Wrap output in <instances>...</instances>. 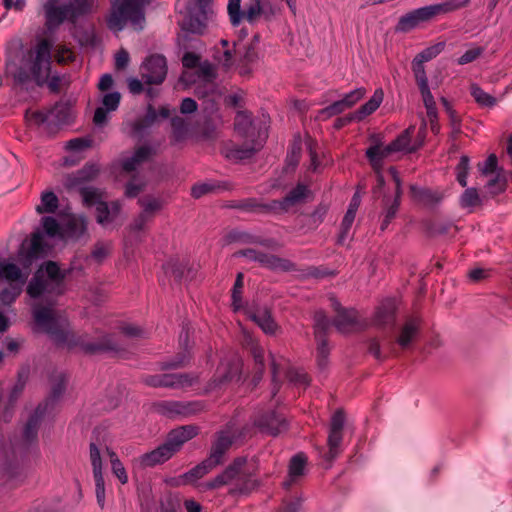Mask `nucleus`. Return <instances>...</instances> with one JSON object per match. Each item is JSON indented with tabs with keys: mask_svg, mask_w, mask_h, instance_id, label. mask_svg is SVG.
<instances>
[{
	"mask_svg": "<svg viewBox=\"0 0 512 512\" xmlns=\"http://www.w3.org/2000/svg\"><path fill=\"white\" fill-rule=\"evenodd\" d=\"M197 380L198 377L191 373L146 375L142 378V382L149 387L170 389L191 387Z\"/></svg>",
	"mask_w": 512,
	"mask_h": 512,
	"instance_id": "13",
	"label": "nucleus"
},
{
	"mask_svg": "<svg viewBox=\"0 0 512 512\" xmlns=\"http://www.w3.org/2000/svg\"><path fill=\"white\" fill-rule=\"evenodd\" d=\"M409 191L414 201L430 208L438 205L444 198V194L438 190H433L427 187H419L414 184L410 185Z\"/></svg>",
	"mask_w": 512,
	"mask_h": 512,
	"instance_id": "24",
	"label": "nucleus"
},
{
	"mask_svg": "<svg viewBox=\"0 0 512 512\" xmlns=\"http://www.w3.org/2000/svg\"><path fill=\"white\" fill-rule=\"evenodd\" d=\"M187 262L180 261L179 259H170L163 264V269L166 273H171L177 282H181L185 277Z\"/></svg>",
	"mask_w": 512,
	"mask_h": 512,
	"instance_id": "53",
	"label": "nucleus"
},
{
	"mask_svg": "<svg viewBox=\"0 0 512 512\" xmlns=\"http://www.w3.org/2000/svg\"><path fill=\"white\" fill-rule=\"evenodd\" d=\"M22 278L21 269L14 263L0 261V280H18Z\"/></svg>",
	"mask_w": 512,
	"mask_h": 512,
	"instance_id": "56",
	"label": "nucleus"
},
{
	"mask_svg": "<svg viewBox=\"0 0 512 512\" xmlns=\"http://www.w3.org/2000/svg\"><path fill=\"white\" fill-rule=\"evenodd\" d=\"M262 146L258 142H250L242 147H234L227 154L228 158L243 160L252 157Z\"/></svg>",
	"mask_w": 512,
	"mask_h": 512,
	"instance_id": "49",
	"label": "nucleus"
},
{
	"mask_svg": "<svg viewBox=\"0 0 512 512\" xmlns=\"http://www.w3.org/2000/svg\"><path fill=\"white\" fill-rule=\"evenodd\" d=\"M49 246L40 230L31 234L30 240H25L20 245L17 253V260L24 269H29L34 261L44 258L47 255Z\"/></svg>",
	"mask_w": 512,
	"mask_h": 512,
	"instance_id": "11",
	"label": "nucleus"
},
{
	"mask_svg": "<svg viewBox=\"0 0 512 512\" xmlns=\"http://www.w3.org/2000/svg\"><path fill=\"white\" fill-rule=\"evenodd\" d=\"M51 49L52 44L47 39L40 40L34 50L28 52L31 60L29 70L35 83L42 87L51 74Z\"/></svg>",
	"mask_w": 512,
	"mask_h": 512,
	"instance_id": "8",
	"label": "nucleus"
},
{
	"mask_svg": "<svg viewBox=\"0 0 512 512\" xmlns=\"http://www.w3.org/2000/svg\"><path fill=\"white\" fill-rule=\"evenodd\" d=\"M109 456L113 474L118 478L121 484H126L128 482V476L122 462L114 451H109Z\"/></svg>",
	"mask_w": 512,
	"mask_h": 512,
	"instance_id": "59",
	"label": "nucleus"
},
{
	"mask_svg": "<svg viewBox=\"0 0 512 512\" xmlns=\"http://www.w3.org/2000/svg\"><path fill=\"white\" fill-rule=\"evenodd\" d=\"M86 230L87 223L83 217H72L63 228V236L66 235L69 238L79 239L86 233Z\"/></svg>",
	"mask_w": 512,
	"mask_h": 512,
	"instance_id": "41",
	"label": "nucleus"
},
{
	"mask_svg": "<svg viewBox=\"0 0 512 512\" xmlns=\"http://www.w3.org/2000/svg\"><path fill=\"white\" fill-rule=\"evenodd\" d=\"M157 111L153 105L149 104L146 114L143 117L136 119L132 124V129L135 134H140L146 129L150 128L157 120Z\"/></svg>",
	"mask_w": 512,
	"mask_h": 512,
	"instance_id": "42",
	"label": "nucleus"
},
{
	"mask_svg": "<svg viewBox=\"0 0 512 512\" xmlns=\"http://www.w3.org/2000/svg\"><path fill=\"white\" fill-rule=\"evenodd\" d=\"M309 194L310 190L308 186L303 183H298L282 199L272 200L269 202V207L265 208L271 210V213L288 212L291 207L305 203Z\"/></svg>",
	"mask_w": 512,
	"mask_h": 512,
	"instance_id": "18",
	"label": "nucleus"
},
{
	"mask_svg": "<svg viewBox=\"0 0 512 512\" xmlns=\"http://www.w3.org/2000/svg\"><path fill=\"white\" fill-rule=\"evenodd\" d=\"M66 378L63 374L59 375L57 381L52 385L51 392L43 405H46V409L49 405L56 402L64 393L66 389Z\"/></svg>",
	"mask_w": 512,
	"mask_h": 512,
	"instance_id": "57",
	"label": "nucleus"
},
{
	"mask_svg": "<svg viewBox=\"0 0 512 512\" xmlns=\"http://www.w3.org/2000/svg\"><path fill=\"white\" fill-rule=\"evenodd\" d=\"M329 211V205L327 203H319L313 212L309 215V223L314 228H317L325 219Z\"/></svg>",
	"mask_w": 512,
	"mask_h": 512,
	"instance_id": "63",
	"label": "nucleus"
},
{
	"mask_svg": "<svg viewBox=\"0 0 512 512\" xmlns=\"http://www.w3.org/2000/svg\"><path fill=\"white\" fill-rule=\"evenodd\" d=\"M254 426L260 432L276 437L289 428L286 417L275 410H268L259 413L254 419Z\"/></svg>",
	"mask_w": 512,
	"mask_h": 512,
	"instance_id": "15",
	"label": "nucleus"
},
{
	"mask_svg": "<svg viewBox=\"0 0 512 512\" xmlns=\"http://www.w3.org/2000/svg\"><path fill=\"white\" fill-rule=\"evenodd\" d=\"M343 441V432L329 430L327 445V459L333 460L341 453V444Z\"/></svg>",
	"mask_w": 512,
	"mask_h": 512,
	"instance_id": "47",
	"label": "nucleus"
},
{
	"mask_svg": "<svg viewBox=\"0 0 512 512\" xmlns=\"http://www.w3.org/2000/svg\"><path fill=\"white\" fill-rule=\"evenodd\" d=\"M357 324L358 312L354 308L341 310V312L338 313L331 322V325H333L337 331L342 334L352 332Z\"/></svg>",
	"mask_w": 512,
	"mask_h": 512,
	"instance_id": "30",
	"label": "nucleus"
},
{
	"mask_svg": "<svg viewBox=\"0 0 512 512\" xmlns=\"http://www.w3.org/2000/svg\"><path fill=\"white\" fill-rule=\"evenodd\" d=\"M199 434L197 425L179 426L168 432L164 443L139 457L142 467H154L170 460L182 446Z\"/></svg>",
	"mask_w": 512,
	"mask_h": 512,
	"instance_id": "4",
	"label": "nucleus"
},
{
	"mask_svg": "<svg viewBox=\"0 0 512 512\" xmlns=\"http://www.w3.org/2000/svg\"><path fill=\"white\" fill-rule=\"evenodd\" d=\"M414 129V126H409L392 141V144L394 145L397 152L407 151L409 153H414L420 147H422L423 140H421L417 145L410 146L411 136L414 132Z\"/></svg>",
	"mask_w": 512,
	"mask_h": 512,
	"instance_id": "38",
	"label": "nucleus"
},
{
	"mask_svg": "<svg viewBox=\"0 0 512 512\" xmlns=\"http://www.w3.org/2000/svg\"><path fill=\"white\" fill-rule=\"evenodd\" d=\"M233 444V438L227 431H219L216 433L215 441L212 443L211 450L207 459H209L216 467L223 463L226 452Z\"/></svg>",
	"mask_w": 512,
	"mask_h": 512,
	"instance_id": "23",
	"label": "nucleus"
},
{
	"mask_svg": "<svg viewBox=\"0 0 512 512\" xmlns=\"http://www.w3.org/2000/svg\"><path fill=\"white\" fill-rule=\"evenodd\" d=\"M138 204L142 207V214H145L150 220L153 218L154 213L160 211L163 203L160 199L154 197H142L138 199Z\"/></svg>",
	"mask_w": 512,
	"mask_h": 512,
	"instance_id": "52",
	"label": "nucleus"
},
{
	"mask_svg": "<svg viewBox=\"0 0 512 512\" xmlns=\"http://www.w3.org/2000/svg\"><path fill=\"white\" fill-rule=\"evenodd\" d=\"M462 208L472 209L482 204V200L476 188H467L459 199Z\"/></svg>",
	"mask_w": 512,
	"mask_h": 512,
	"instance_id": "55",
	"label": "nucleus"
},
{
	"mask_svg": "<svg viewBox=\"0 0 512 512\" xmlns=\"http://www.w3.org/2000/svg\"><path fill=\"white\" fill-rule=\"evenodd\" d=\"M213 0H196V5L190 10L185 29L191 33L202 34L207 21L213 14Z\"/></svg>",
	"mask_w": 512,
	"mask_h": 512,
	"instance_id": "17",
	"label": "nucleus"
},
{
	"mask_svg": "<svg viewBox=\"0 0 512 512\" xmlns=\"http://www.w3.org/2000/svg\"><path fill=\"white\" fill-rule=\"evenodd\" d=\"M22 278L18 280H7L9 285L0 291V303L10 305L20 296L23 286L27 282L29 272L21 270Z\"/></svg>",
	"mask_w": 512,
	"mask_h": 512,
	"instance_id": "31",
	"label": "nucleus"
},
{
	"mask_svg": "<svg viewBox=\"0 0 512 512\" xmlns=\"http://www.w3.org/2000/svg\"><path fill=\"white\" fill-rule=\"evenodd\" d=\"M249 318L266 334L274 335L278 329V325L273 319L271 311L266 307L249 312Z\"/></svg>",
	"mask_w": 512,
	"mask_h": 512,
	"instance_id": "33",
	"label": "nucleus"
},
{
	"mask_svg": "<svg viewBox=\"0 0 512 512\" xmlns=\"http://www.w3.org/2000/svg\"><path fill=\"white\" fill-rule=\"evenodd\" d=\"M469 157L466 155H462L460 157L459 163L456 166V175L457 181L462 187L467 186V176L469 173Z\"/></svg>",
	"mask_w": 512,
	"mask_h": 512,
	"instance_id": "64",
	"label": "nucleus"
},
{
	"mask_svg": "<svg viewBox=\"0 0 512 512\" xmlns=\"http://www.w3.org/2000/svg\"><path fill=\"white\" fill-rule=\"evenodd\" d=\"M397 306L393 298L383 300L376 308L373 324L378 328L393 326L396 321Z\"/></svg>",
	"mask_w": 512,
	"mask_h": 512,
	"instance_id": "22",
	"label": "nucleus"
},
{
	"mask_svg": "<svg viewBox=\"0 0 512 512\" xmlns=\"http://www.w3.org/2000/svg\"><path fill=\"white\" fill-rule=\"evenodd\" d=\"M42 225L45 234L50 237H62L63 228L60 226L58 221L52 216H45L42 218Z\"/></svg>",
	"mask_w": 512,
	"mask_h": 512,
	"instance_id": "60",
	"label": "nucleus"
},
{
	"mask_svg": "<svg viewBox=\"0 0 512 512\" xmlns=\"http://www.w3.org/2000/svg\"><path fill=\"white\" fill-rule=\"evenodd\" d=\"M172 127V143H179L183 141L188 134V124L186 120L179 116L171 118Z\"/></svg>",
	"mask_w": 512,
	"mask_h": 512,
	"instance_id": "48",
	"label": "nucleus"
},
{
	"mask_svg": "<svg viewBox=\"0 0 512 512\" xmlns=\"http://www.w3.org/2000/svg\"><path fill=\"white\" fill-rule=\"evenodd\" d=\"M244 287V274L237 273L236 279L231 290L232 307L234 311H238L242 307V293Z\"/></svg>",
	"mask_w": 512,
	"mask_h": 512,
	"instance_id": "54",
	"label": "nucleus"
},
{
	"mask_svg": "<svg viewBox=\"0 0 512 512\" xmlns=\"http://www.w3.org/2000/svg\"><path fill=\"white\" fill-rule=\"evenodd\" d=\"M251 113L238 111L234 121L235 131L248 142H258L259 146L268 138V119L264 117L259 123L252 120Z\"/></svg>",
	"mask_w": 512,
	"mask_h": 512,
	"instance_id": "9",
	"label": "nucleus"
},
{
	"mask_svg": "<svg viewBox=\"0 0 512 512\" xmlns=\"http://www.w3.org/2000/svg\"><path fill=\"white\" fill-rule=\"evenodd\" d=\"M367 351L371 354L378 362L386 361L389 356L398 357L399 351L393 343L389 345V352L383 353L381 350V344L378 338H370L367 340Z\"/></svg>",
	"mask_w": 512,
	"mask_h": 512,
	"instance_id": "39",
	"label": "nucleus"
},
{
	"mask_svg": "<svg viewBox=\"0 0 512 512\" xmlns=\"http://www.w3.org/2000/svg\"><path fill=\"white\" fill-rule=\"evenodd\" d=\"M96 0H72L67 4L69 11V22L76 23V21L85 15L92 12Z\"/></svg>",
	"mask_w": 512,
	"mask_h": 512,
	"instance_id": "36",
	"label": "nucleus"
},
{
	"mask_svg": "<svg viewBox=\"0 0 512 512\" xmlns=\"http://www.w3.org/2000/svg\"><path fill=\"white\" fill-rule=\"evenodd\" d=\"M469 4V0L462 2L445 1L415 9L399 18L395 31L407 33L416 28L421 22L429 21L440 14H447L467 7Z\"/></svg>",
	"mask_w": 512,
	"mask_h": 512,
	"instance_id": "6",
	"label": "nucleus"
},
{
	"mask_svg": "<svg viewBox=\"0 0 512 512\" xmlns=\"http://www.w3.org/2000/svg\"><path fill=\"white\" fill-rule=\"evenodd\" d=\"M2 477L5 478L7 484L12 488L21 485L24 482L25 475L22 468L16 462L9 461L5 463L1 469Z\"/></svg>",
	"mask_w": 512,
	"mask_h": 512,
	"instance_id": "35",
	"label": "nucleus"
},
{
	"mask_svg": "<svg viewBox=\"0 0 512 512\" xmlns=\"http://www.w3.org/2000/svg\"><path fill=\"white\" fill-rule=\"evenodd\" d=\"M154 407L159 414L168 418L190 417L205 411L206 403L201 400H161L156 402Z\"/></svg>",
	"mask_w": 512,
	"mask_h": 512,
	"instance_id": "12",
	"label": "nucleus"
},
{
	"mask_svg": "<svg viewBox=\"0 0 512 512\" xmlns=\"http://www.w3.org/2000/svg\"><path fill=\"white\" fill-rule=\"evenodd\" d=\"M227 207L246 212L271 213V210L264 208L269 207V203H261L256 198L233 200L227 204Z\"/></svg>",
	"mask_w": 512,
	"mask_h": 512,
	"instance_id": "37",
	"label": "nucleus"
},
{
	"mask_svg": "<svg viewBox=\"0 0 512 512\" xmlns=\"http://www.w3.org/2000/svg\"><path fill=\"white\" fill-rule=\"evenodd\" d=\"M218 188L228 189V183L214 184V183H197L191 188V195L195 199H199L202 196L215 191Z\"/></svg>",
	"mask_w": 512,
	"mask_h": 512,
	"instance_id": "58",
	"label": "nucleus"
},
{
	"mask_svg": "<svg viewBox=\"0 0 512 512\" xmlns=\"http://www.w3.org/2000/svg\"><path fill=\"white\" fill-rule=\"evenodd\" d=\"M241 4L242 0L228 1L227 9L233 26H238L244 19L253 24L261 15L269 19V15L274 14L268 0H249L244 9L241 8Z\"/></svg>",
	"mask_w": 512,
	"mask_h": 512,
	"instance_id": "7",
	"label": "nucleus"
},
{
	"mask_svg": "<svg viewBox=\"0 0 512 512\" xmlns=\"http://www.w3.org/2000/svg\"><path fill=\"white\" fill-rule=\"evenodd\" d=\"M307 460V456L303 452H299L291 457L288 465V478L283 482L285 489H290L298 478L305 475Z\"/></svg>",
	"mask_w": 512,
	"mask_h": 512,
	"instance_id": "27",
	"label": "nucleus"
},
{
	"mask_svg": "<svg viewBox=\"0 0 512 512\" xmlns=\"http://www.w3.org/2000/svg\"><path fill=\"white\" fill-rule=\"evenodd\" d=\"M142 80L148 85H159L167 75V61L161 54L148 56L142 64Z\"/></svg>",
	"mask_w": 512,
	"mask_h": 512,
	"instance_id": "16",
	"label": "nucleus"
},
{
	"mask_svg": "<svg viewBox=\"0 0 512 512\" xmlns=\"http://www.w3.org/2000/svg\"><path fill=\"white\" fill-rule=\"evenodd\" d=\"M248 350L254 360L253 381L259 382L262 379L265 371L264 349L257 342L251 341L248 344Z\"/></svg>",
	"mask_w": 512,
	"mask_h": 512,
	"instance_id": "34",
	"label": "nucleus"
},
{
	"mask_svg": "<svg viewBox=\"0 0 512 512\" xmlns=\"http://www.w3.org/2000/svg\"><path fill=\"white\" fill-rule=\"evenodd\" d=\"M366 92L367 91L364 87L356 88L345 94L344 97L340 99V102L347 110L359 102L366 95Z\"/></svg>",
	"mask_w": 512,
	"mask_h": 512,
	"instance_id": "61",
	"label": "nucleus"
},
{
	"mask_svg": "<svg viewBox=\"0 0 512 512\" xmlns=\"http://www.w3.org/2000/svg\"><path fill=\"white\" fill-rule=\"evenodd\" d=\"M470 94L474 100L482 107H493L496 104V98L486 93L479 85L473 83L470 86Z\"/></svg>",
	"mask_w": 512,
	"mask_h": 512,
	"instance_id": "51",
	"label": "nucleus"
},
{
	"mask_svg": "<svg viewBox=\"0 0 512 512\" xmlns=\"http://www.w3.org/2000/svg\"><path fill=\"white\" fill-rule=\"evenodd\" d=\"M149 0H113L106 22L110 30L122 31L128 23L142 29Z\"/></svg>",
	"mask_w": 512,
	"mask_h": 512,
	"instance_id": "5",
	"label": "nucleus"
},
{
	"mask_svg": "<svg viewBox=\"0 0 512 512\" xmlns=\"http://www.w3.org/2000/svg\"><path fill=\"white\" fill-rule=\"evenodd\" d=\"M384 202V218L381 222L380 229L381 231H384L388 228L391 221L396 217V214L399 210L400 204L397 202V200H391L390 197L384 196L383 198Z\"/></svg>",
	"mask_w": 512,
	"mask_h": 512,
	"instance_id": "46",
	"label": "nucleus"
},
{
	"mask_svg": "<svg viewBox=\"0 0 512 512\" xmlns=\"http://www.w3.org/2000/svg\"><path fill=\"white\" fill-rule=\"evenodd\" d=\"M237 57V65L239 67V74L249 75L251 73L250 65L255 63L258 59V52L253 43H249L243 47V51L238 49L235 51Z\"/></svg>",
	"mask_w": 512,
	"mask_h": 512,
	"instance_id": "32",
	"label": "nucleus"
},
{
	"mask_svg": "<svg viewBox=\"0 0 512 512\" xmlns=\"http://www.w3.org/2000/svg\"><path fill=\"white\" fill-rule=\"evenodd\" d=\"M397 152L392 142H390L385 147H381L380 144L370 146L366 152L365 156L368 159L371 167L375 172L382 169L383 160L390 156L392 153Z\"/></svg>",
	"mask_w": 512,
	"mask_h": 512,
	"instance_id": "29",
	"label": "nucleus"
},
{
	"mask_svg": "<svg viewBox=\"0 0 512 512\" xmlns=\"http://www.w3.org/2000/svg\"><path fill=\"white\" fill-rule=\"evenodd\" d=\"M216 466L209 460L204 459L201 463L197 464L193 468H191L189 471L184 473L181 478L183 481L187 484H192L196 482L197 480L203 478L206 474H208L212 469H214Z\"/></svg>",
	"mask_w": 512,
	"mask_h": 512,
	"instance_id": "40",
	"label": "nucleus"
},
{
	"mask_svg": "<svg viewBox=\"0 0 512 512\" xmlns=\"http://www.w3.org/2000/svg\"><path fill=\"white\" fill-rule=\"evenodd\" d=\"M256 262L271 271L290 272L296 270V265L292 261L263 251H260Z\"/></svg>",
	"mask_w": 512,
	"mask_h": 512,
	"instance_id": "25",
	"label": "nucleus"
},
{
	"mask_svg": "<svg viewBox=\"0 0 512 512\" xmlns=\"http://www.w3.org/2000/svg\"><path fill=\"white\" fill-rule=\"evenodd\" d=\"M227 243L255 244L267 249L276 250L279 247L274 238H264L247 231L232 229L225 236Z\"/></svg>",
	"mask_w": 512,
	"mask_h": 512,
	"instance_id": "21",
	"label": "nucleus"
},
{
	"mask_svg": "<svg viewBox=\"0 0 512 512\" xmlns=\"http://www.w3.org/2000/svg\"><path fill=\"white\" fill-rule=\"evenodd\" d=\"M346 109L341 104L340 100L333 102L332 104L320 109L317 114V119L327 120L333 116H337L344 112Z\"/></svg>",
	"mask_w": 512,
	"mask_h": 512,
	"instance_id": "62",
	"label": "nucleus"
},
{
	"mask_svg": "<svg viewBox=\"0 0 512 512\" xmlns=\"http://www.w3.org/2000/svg\"><path fill=\"white\" fill-rule=\"evenodd\" d=\"M55 300L47 305L35 303L32 306L33 333H45L57 345L67 344L69 349L79 347L87 355L118 352L121 346L114 334H105L98 341L88 340V335H69L60 325L57 312L53 308Z\"/></svg>",
	"mask_w": 512,
	"mask_h": 512,
	"instance_id": "1",
	"label": "nucleus"
},
{
	"mask_svg": "<svg viewBox=\"0 0 512 512\" xmlns=\"http://www.w3.org/2000/svg\"><path fill=\"white\" fill-rule=\"evenodd\" d=\"M45 8L47 20L49 22L61 24L65 20L69 21V11L67 8V4L62 6H55L54 3H48L46 4Z\"/></svg>",
	"mask_w": 512,
	"mask_h": 512,
	"instance_id": "43",
	"label": "nucleus"
},
{
	"mask_svg": "<svg viewBox=\"0 0 512 512\" xmlns=\"http://www.w3.org/2000/svg\"><path fill=\"white\" fill-rule=\"evenodd\" d=\"M46 414V405L39 404L33 413L30 414L24 430H23V439L27 443H32L37 440L38 437V429Z\"/></svg>",
	"mask_w": 512,
	"mask_h": 512,
	"instance_id": "26",
	"label": "nucleus"
},
{
	"mask_svg": "<svg viewBox=\"0 0 512 512\" xmlns=\"http://www.w3.org/2000/svg\"><path fill=\"white\" fill-rule=\"evenodd\" d=\"M422 328V319L420 316H408L399 329V334L395 339L394 345L397 344L402 351L409 350L414 342L420 336Z\"/></svg>",
	"mask_w": 512,
	"mask_h": 512,
	"instance_id": "19",
	"label": "nucleus"
},
{
	"mask_svg": "<svg viewBox=\"0 0 512 512\" xmlns=\"http://www.w3.org/2000/svg\"><path fill=\"white\" fill-rule=\"evenodd\" d=\"M191 360V354L188 350L177 353L173 358L160 363L161 370H172L186 367Z\"/></svg>",
	"mask_w": 512,
	"mask_h": 512,
	"instance_id": "45",
	"label": "nucleus"
},
{
	"mask_svg": "<svg viewBox=\"0 0 512 512\" xmlns=\"http://www.w3.org/2000/svg\"><path fill=\"white\" fill-rule=\"evenodd\" d=\"M79 193L83 199V203L87 207H92L98 205V203L103 202L102 197L103 193L100 189L95 187H80Z\"/></svg>",
	"mask_w": 512,
	"mask_h": 512,
	"instance_id": "50",
	"label": "nucleus"
},
{
	"mask_svg": "<svg viewBox=\"0 0 512 512\" xmlns=\"http://www.w3.org/2000/svg\"><path fill=\"white\" fill-rule=\"evenodd\" d=\"M383 99L384 92L382 88L376 89L372 97L365 104L361 105L356 111L342 117H337L334 121L333 128L335 130H340L354 121H363L367 116L373 114L379 108L383 102Z\"/></svg>",
	"mask_w": 512,
	"mask_h": 512,
	"instance_id": "14",
	"label": "nucleus"
},
{
	"mask_svg": "<svg viewBox=\"0 0 512 512\" xmlns=\"http://www.w3.org/2000/svg\"><path fill=\"white\" fill-rule=\"evenodd\" d=\"M89 450L93 477L95 481L96 499L99 506L103 508L105 505V482L102 474V459L100 450L94 442L90 443Z\"/></svg>",
	"mask_w": 512,
	"mask_h": 512,
	"instance_id": "20",
	"label": "nucleus"
},
{
	"mask_svg": "<svg viewBox=\"0 0 512 512\" xmlns=\"http://www.w3.org/2000/svg\"><path fill=\"white\" fill-rule=\"evenodd\" d=\"M100 169L94 163H87L81 169L68 175L66 186L68 188L79 187L80 185L93 181L99 174Z\"/></svg>",
	"mask_w": 512,
	"mask_h": 512,
	"instance_id": "28",
	"label": "nucleus"
},
{
	"mask_svg": "<svg viewBox=\"0 0 512 512\" xmlns=\"http://www.w3.org/2000/svg\"><path fill=\"white\" fill-rule=\"evenodd\" d=\"M59 206L58 197L52 191H45L41 194V203L36 207L39 214L54 213Z\"/></svg>",
	"mask_w": 512,
	"mask_h": 512,
	"instance_id": "44",
	"label": "nucleus"
},
{
	"mask_svg": "<svg viewBox=\"0 0 512 512\" xmlns=\"http://www.w3.org/2000/svg\"><path fill=\"white\" fill-rule=\"evenodd\" d=\"M70 270H62L55 261L44 262L33 274L26 293L32 299L43 297L57 298L66 292L65 279Z\"/></svg>",
	"mask_w": 512,
	"mask_h": 512,
	"instance_id": "2",
	"label": "nucleus"
},
{
	"mask_svg": "<svg viewBox=\"0 0 512 512\" xmlns=\"http://www.w3.org/2000/svg\"><path fill=\"white\" fill-rule=\"evenodd\" d=\"M246 463L245 457H236L222 473L205 482L203 487L205 490H215L234 482L228 490V495L232 497L250 495L260 486V482L253 479L250 473L243 472Z\"/></svg>",
	"mask_w": 512,
	"mask_h": 512,
	"instance_id": "3",
	"label": "nucleus"
},
{
	"mask_svg": "<svg viewBox=\"0 0 512 512\" xmlns=\"http://www.w3.org/2000/svg\"><path fill=\"white\" fill-rule=\"evenodd\" d=\"M313 334L317 343L316 356L317 364L321 369L328 365V357L330 354V347L328 338L330 333L331 321L327 317L324 310H317L313 316Z\"/></svg>",
	"mask_w": 512,
	"mask_h": 512,
	"instance_id": "10",
	"label": "nucleus"
}]
</instances>
